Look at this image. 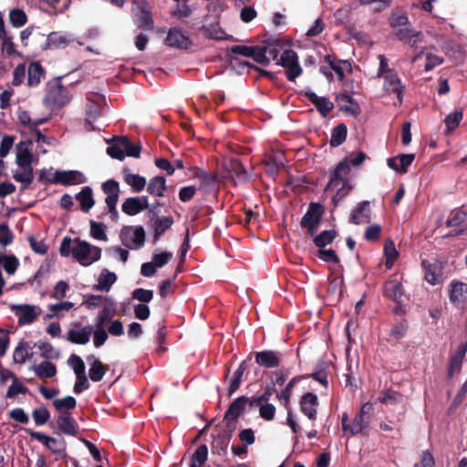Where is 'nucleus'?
<instances>
[{"instance_id": "1", "label": "nucleus", "mask_w": 467, "mask_h": 467, "mask_svg": "<svg viewBox=\"0 0 467 467\" xmlns=\"http://www.w3.org/2000/svg\"><path fill=\"white\" fill-rule=\"evenodd\" d=\"M350 166L347 161H341L330 175L327 190L336 191L332 200L337 204L353 188L349 180Z\"/></svg>"}, {"instance_id": "2", "label": "nucleus", "mask_w": 467, "mask_h": 467, "mask_svg": "<svg viewBox=\"0 0 467 467\" xmlns=\"http://www.w3.org/2000/svg\"><path fill=\"white\" fill-rule=\"evenodd\" d=\"M61 79L62 77H57L47 83L43 104L51 110L62 109L71 99V95L67 88L61 84Z\"/></svg>"}, {"instance_id": "3", "label": "nucleus", "mask_w": 467, "mask_h": 467, "mask_svg": "<svg viewBox=\"0 0 467 467\" xmlns=\"http://www.w3.org/2000/svg\"><path fill=\"white\" fill-rule=\"evenodd\" d=\"M145 231L140 225H128L121 228L119 239L121 244L131 250L140 249L145 243Z\"/></svg>"}, {"instance_id": "4", "label": "nucleus", "mask_w": 467, "mask_h": 467, "mask_svg": "<svg viewBox=\"0 0 467 467\" xmlns=\"http://www.w3.org/2000/svg\"><path fill=\"white\" fill-rule=\"evenodd\" d=\"M24 431L32 438L41 442L47 449L57 454L60 458L67 456V443L64 439L57 440L50 437L43 432L36 431L33 429H24Z\"/></svg>"}, {"instance_id": "5", "label": "nucleus", "mask_w": 467, "mask_h": 467, "mask_svg": "<svg viewBox=\"0 0 467 467\" xmlns=\"http://www.w3.org/2000/svg\"><path fill=\"white\" fill-rule=\"evenodd\" d=\"M285 43L280 38H268L264 42L263 46H258L264 61H258L259 64L267 66L271 61H275L280 58L281 54L286 49Z\"/></svg>"}, {"instance_id": "6", "label": "nucleus", "mask_w": 467, "mask_h": 467, "mask_svg": "<svg viewBox=\"0 0 467 467\" xmlns=\"http://www.w3.org/2000/svg\"><path fill=\"white\" fill-rule=\"evenodd\" d=\"M276 65L281 66L285 69L286 78L290 81H294L303 72L296 53L289 48H286L281 54Z\"/></svg>"}, {"instance_id": "7", "label": "nucleus", "mask_w": 467, "mask_h": 467, "mask_svg": "<svg viewBox=\"0 0 467 467\" xmlns=\"http://www.w3.org/2000/svg\"><path fill=\"white\" fill-rule=\"evenodd\" d=\"M86 180L85 174L76 170H56L51 179H47L50 184H60L63 186L81 184Z\"/></svg>"}, {"instance_id": "8", "label": "nucleus", "mask_w": 467, "mask_h": 467, "mask_svg": "<svg viewBox=\"0 0 467 467\" xmlns=\"http://www.w3.org/2000/svg\"><path fill=\"white\" fill-rule=\"evenodd\" d=\"M173 257L170 252H154L151 261L143 263L140 268V274L145 277L153 276L159 268L166 265Z\"/></svg>"}, {"instance_id": "9", "label": "nucleus", "mask_w": 467, "mask_h": 467, "mask_svg": "<svg viewBox=\"0 0 467 467\" xmlns=\"http://www.w3.org/2000/svg\"><path fill=\"white\" fill-rule=\"evenodd\" d=\"M12 312L18 317V325L25 326L32 324L39 316L40 309L35 305L29 304H10Z\"/></svg>"}, {"instance_id": "10", "label": "nucleus", "mask_w": 467, "mask_h": 467, "mask_svg": "<svg viewBox=\"0 0 467 467\" xmlns=\"http://www.w3.org/2000/svg\"><path fill=\"white\" fill-rule=\"evenodd\" d=\"M50 428L57 427L58 431L67 436H76L78 430V425L73 418L71 412L64 410L60 411L56 419V421L49 422Z\"/></svg>"}, {"instance_id": "11", "label": "nucleus", "mask_w": 467, "mask_h": 467, "mask_svg": "<svg viewBox=\"0 0 467 467\" xmlns=\"http://www.w3.org/2000/svg\"><path fill=\"white\" fill-rule=\"evenodd\" d=\"M106 108V99L101 94H89V131L90 130H100L101 126H95L92 121L98 120L103 116Z\"/></svg>"}, {"instance_id": "12", "label": "nucleus", "mask_w": 467, "mask_h": 467, "mask_svg": "<svg viewBox=\"0 0 467 467\" xmlns=\"http://www.w3.org/2000/svg\"><path fill=\"white\" fill-rule=\"evenodd\" d=\"M449 300L459 309L467 308V284L460 281H451L449 286Z\"/></svg>"}, {"instance_id": "13", "label": "nucleus", "mask_w": 467, "mask_h": 467, "mask_svg": "<svg viewBox=\"0 0 467 467\" xmlns=\"http://www.w3.org/2000/svg\"><path fill=\"white\" fill-rule=\"evenodd\" d=\"M322 213L321 205L311 203L301 220V226L306 228L310 234H314L319 224Z\"/></svg>"}, {"instance_id": "14", "label": "nucleus", "mask_w": 467, "mask_h": 467, "mask_svg": "<svg viewBox=\"0 0 467 467\" xmlns=\"http://www.w3.org/2000/svg\"><path fill=\"white\" fill-rule=\"evenodd\" d=\"M165 43L167 46L178 49H188L192 44L189 36L178 27H172L169 30Z\"/></svg>"}, {"instance_id": "15", "label": "nucleus", "mask_w": 467, "mask_h": 467, "mask_svg": "<svg viewBox=\"0 0 467 467\" xmlns=\"http://www.w3.org/2000/svg\"><path fill=\"white\" fill-rule=\"evenodd\" d=\"M149 208V200L146 196L127 198L121 205L124 213L133 216Z\"/></svg>"}, {"instance_id": "16", "label": "nucleus", "mask_w": 467, "mask_h": 467, "mask_svg": "<svg viewBox=\"0 0 467 467\" xmlns=\"http://www.w3.org/2000/svg\"><path fill=\"white\" fill-rule=\"evenodd\" d=\"M73 39L59 32H51L47 35L46 41L41 45L42 50L62 49L67 47Z\"/></svg>"}, {"instance_id": "17", "label": "nucleus", "mask_w": 467, "mask_h": 467, "mask_svg": "<svg viewBox=\"0 0 467 467\" xmlns=\"http://www.w3.org/2000/svg\"><path fill=\"white\" fill-rule=\"evenodd\" d=\"M33 144L32 140H21L16 144V164L18 167L32 165L33 154L29 147Z\"/></svg>"}, {"instance_id": "18", "label": "nucleus", "mask_w": 467, "mask_h": 467, "mask_svg": "<svg viewBox=\"0 0 467 467\" xmlns=\"http://www.w3.org/2000/svg\"><path fill=\"white\" fill-rule=\"evenodd\" d=\"M371 220V210L369 202L362 201L353 209L349 222L354 224L368 223Z\"/></svg>"}, {"instance_id": "19", "label": "nucleus", "mask_w": 467, "mask_h": 467, "mask_svg": "<svg viewBox=\"0 0 467 467\" xmlns=\"http://www.w3.org/2000/svg\"><path fill=\"white\" fill-rule=\"evenodd\" d=\"M112 144L108 147L107 153L114 159L122 161L129 146L130 140L126 136H115L111 139Z\"/></svg>"}, {"instance_id": "20", "label": "nucleus", "mask_w": 467, "mask_h": 467, "mask_svg": "<svg viewBox=\"0 0 467 467\" xmlns=\"http://www.w3.org/2000/svg\"><path fill=\"white\" fill-rule=\"evenodd\" d=\"M384 78V88L388 92L397 94L398 102L400 105L402 103V92L404 86L402 85L400 78L395 71L389 72L388 75L383 77Z\"/></svg>"}, {"instance_id": "21", "label": "nucleus", "mask_w": 467, "mask_h": 467, "mask_svg": "<svg viewBox=\"0 0 467 467\" xmlns=\"http://www.w3.org/2000/svg\"><path fill=\"white\" fill-rule=\"evenodd\" d=\"M192 176L199 180V188L203 192H208L214 190L217 179L215 174L209 173L200 168H194L192 171Z\"/></svg>"}, {"instance_id": "22", "label": "nucleus", "mask_w": 467, "mask_h": 467, "mask_svg": "<svg viewBox=\"0 0 467 467\" xmlns=\"http://www.w3.org/2000/svg\"><path fill=\"white\" fill-rule=\"evenodd\" d=\"M317 405V397L312 392L306 393L301 398L300 410L309 420L316 419Z\"/></svg>"}, {"instance_id": "23", "label": "nucleus", "mask_w": 467, "mask_h": 467, "mask_svg": "<svg viewBox=\"0 0 467 467\" xmlns=\"http://www.w3.org/2000/svg\"><path fill=\"white\" fill-rule=\"evenodd\" d=\"M225 169L235 183L245 182L248 180L247 171L237 159H231L225 162Z\"/></svg>"}, {"instance_id": "24", "label": "nucleus", "mask_w": 467, "mask_h": 467, "mask_svg": "<svg viewBox=\"0 0 467 467\" xmlns=\"http://www.w3.org/2000/svg\"><path fill=\"white\" fill-rule=\"evenodd\" d=\"M116 281V274L107 268H104L97 277V283L94 285L93 288L100 292H109Z\"/></svg>"}, {"instance_id": "25", "label": "nucleus", "mask_w": 467, "mask_h": 467, "mask_svg": "<svg viewBox=\"0 0 467 467\" xmlns=\"http://www.w3.org/2000/svg\"><path fill=\"white\" fill-rule=\"evenodd\" d=\"M255 361L258 365L267 368H276L280 364V358L273 350H264L255 354Z\"/></svg>"}, {"instance_id": "26", "label": "nucleus", "mask_w": 467, "mask_h": 467, "mask_svg": "<svg viewBox=\"0 0 467 467\" xmlns=\"http://www.w3.org/2000/svg\"><path fill=\"white\" fill-rule=\"evenodd\" d=\"M307 99L316 106L323 116H327L334 108L333 103L325 97H319L315 92L307 90L305 92Z\"/></svg>"}, {"instance_id": "27", "label": "nucleus", "mask_w": 467, "mask_h": 467, "mask_svg": "<svg viewBox=\"0 0 467 467\" xmlns=\"http://www.w3.org/2000/svg\"><path fill=\"white\" fill-rule=\"evenodd\" d=\"M123 179L124 182L129 186H130L135 192H140L147 185L145 177L140 174H134L129 169L123 170Z\"/></svg>"}, {"instance_id": "28", "label": "nucleus", "mask_w": 467, "mask_h": 467, "mask_svg": "<svg viewBox=\"0 0 467 467\" xmlns=\"http://www.w3.org/2000/svg\"><path fill=\"white\" fill-rule=\"evenodd\" d=\"M45 75V69L39 61L31 62L27 70V85L36 87Z\"/></svg>"}, {"instance_id": "29", "label": "nucleus", "mask_w": 467, "mask_h": 467, "mask_svg": "<svg viewBox=\"0 0 467 467\" xmlns=\"http://www.w3.org/2000/svg\"><path fill=\"white\" fill-rule=\"evenodd\" d=\"M233 54L241 55L246 57H252L255 62L264 61V57L261 54L259 47H247L237 45L231 48Z\"/></svg>"}, {"instance_id": "30", "label": "nucleus", "mask_w": 467, "mask_h": 467, "mask_svg": "<svg viewBox=\"0 0 467 467\" xmlns=\"http://www.w3.org/2000/svg\"><path fill=\"white\" fill-rule=\"evenodd\" d=\"M250 403V400L245 396L235 399L225 413V419L234 420L244 410L246 403Z\"/></svg>"}, {"instance_id": "31", "label": "nucleus", "mask_w": 467, "mask_h": 467, "mask_svg": "<svg viewBox=\"0 0 467 467\" xmlns=\"http://www.w3.org/2000/svg\"><path fill=\"white\" fill-rule=\"evenodd\" d=\"M89 380L99 381L102 379L109 367L94 357H89Z\"/></svg>"}, {"instance_id": "32", "label": "nucleus", "mask_w": 467, "mask_h": 467, "mask_svg": "<svg viewBox=\"0 0 467 467\" xmlns=\"http://www.w3.org/2000/svg\"><path fill=\"white\" fill-rule=\"evenodd\" d=\"M385 295L393 299L395 302L400 303L403 296V288L400 284L396 279H391L385 284L384 286Z\"/></svg>"}, {"instance_id": "33", "label": "nucleus", "mask_w": 467, "mask_h": 467, "mask_svg": "<svg viewBox=\"0 0 467 467\" xmlns=\"http://www.w3.org/2000/svg\"><path fill=\"white\" fill-rule=\"evenodd\" d=\"M102 190L104 193L107 195L105 199L106 203L118 202L119 193V182L114 180H109L102 184Z\"/></svg>"}, {"instance_id": "34", "label": "nucleus", "mask_w": 467, "mask_h": 467, "mask_svg": "<svg viewBox=\"0 0 467 467\" xmlns=\"http://www.w3.org/2000/svg\"><path fill=\"white\" fill-rule=\"evenodd\" d=\"M29 344L25 340L19 341V343L15 348V351L13 354V359L15 363L24 364L27 359L31 358L33 356V352H29Z\"/></svg>"}, {"instance_id": "35", "label": "nucleus", "mask_w": 467, "mask_h": 467, "mask_svg": "<svg viewBox=\"0 0 467 467\" xmlns=\"http://www.w3.org/2000/svg\"><path fill=\"white\" fill-rule=\"evenodd\" d=\"M166 180L162 176H155L151 178L149 182L147 192L155 196H164L166 192Z\"/></svg>"}, {"instance_id": "36", "label": "nucleus", "mask_w": 467, "mask_h": 467, "mask_svg": "<svg viewBox=\"0 0 467 467\" xmlns=\"http://www.w3.org/2000/svg\"><path fill=\"white\" fill-rule=\"evenodd\" d=\"M89 455L95 462L94 464H90L91 467H109V462L106 456V452L103 450L98 448L95 444L89 442Z\"/></svg>"}, {"instance_id": "37", "label": "nucleus", "mask_w": 467, "mask_h": 467, "mask_svg": "<svg viewBox=\"0 0 467 467\" xmlns=\"http://www.w3.org/2000/svg\"><path fill=\"white\" fill-rule=\"evenodd\" d=\"M325 59L330 67L336 72L339 80H342L345 78L346 72H349L351 70V65L348 60L336 61L330 56H327Z\"/></svg>"}, {"instance_id": "38", "label": "nucleus", "mask_w": 467, "mask_h": 467, "mask_svg": "<svg viewBox=\"0 0 467 467\" xmlns=\"http://www.w3.org/2000/svg\"><path fill=\"white\" fill-rule=\"evenodd\" d=\"M173 223L171 216H161L152 220V228L154 232V239L157 240L166 230Z\"/></svg>"}, {"instance_id": "39", "label": "nucleus", "mask_w": 467, "mask_h": 467, "mask_svg": "<svg viewBox=\"0 0 467 467\" xmlns=\"http://www.w3.org/2000/svg\"><path fill=\"white\" fill-rule=\"evenodd\" d=\"M31 369H33L39 378L49 379L57 374L56 365L48 360H45L36 366H32Z\"/></svg>"}, {"instance_id": "40", "label": "nucleus", "mask_w": 467, "mask_h": 467, "mask_svg": "<svg viewBox=\"0 0 467 467\" xmlns=\"http://www.w3.org/2000/svg\"><path fill=\"white\" fill-rule=\"evenodd\" d=\"M0 39L2 40L1 51L3 54L6 55L7 57H22V53L17 51L15 47L13 36L5 32L4 36L0 35Z\"/></svg>"}, {"instance_id": "41", "label": "nucleus", "mask_w": 467, "mask_h": 467, "mask_svg": "<svg viewBox=\"0 0 467 467\" xmlns=\"http://www.w3.org/2000/svg\"><path fill=\"white\" fill-rule=\"evenodd\" d=\"M72 257L81 265L88 266V241H80L72 249Z\"/></svg>"}, {"instance_id": "42", "label": "nucleus", "mask_w": 467, "mask_h": 467, "mask_svg": "<svg viewBox=\"0 0 467 467\" xmlns=\"http://www.w3.org/2000/svg\"><path fill=\"white\" fill-rule=\"evenodd\" d=\"M420 32L410 28H400L397 32L398 38L406 41L411 47H416L417 43L420 41Z\"/></svg>"}, {"instance_id": "43", "label": "nucleus", "mask_w": 467, "mask_h": 467, "mask_svg": "<svg viewBox=\"0 0 467 467\" xmlns=\"http://www.w3.org/2000/svg\"><path fill=\"white\" fill-rule=\"evenodd\" d=\"M67 340L74 344H87L88 343V327L81 329H69L66 336Z\"/></svg>"}, {"instance_id": "44", "label": "nucleus", "mask_w": 467, "mask_h": 467, "mask_svg": "<svg viewBox=\"0 0 467 467\" xmlns=\"http://www.w3.org/2000/svg\"><path fill=\"white\" fill-rule=\"evenodd\" d=\"M24 171L21 172L16 170L13 173V178L16 182L23 184L30 185L34 180V170L32 165L21 167Z\"/></svg>"}, {"instance_id": "45", "label": "nucleus", "mask_w": 467, "mask_h": 467, "mask_svg": "<svg viewBox=\"0 0 467 467\" xmlns=\"http://www.w3.org/2000/svg\"><path fill=\"white\" fill-rule=\"evenodd\" d=\"M9 22L16 28L22 27L27 22V16L23 9L13 8L9 12Z\"/></svg>"}, {"instance_id": "46", "label": "nucleus", "mask_w": 467, "mask_h": 467, "mask_svg": "<svg viewBox=\"0 0 467 467\" xmlns=\"http://www.w3.org/2000/svg\"><path fill=\"white\" fill-rule=\"evenodd\" d=\"M246 369V364L245 361H243L237 369L234 371V376L230 381V385L228 388V393L229 395H233L240 387L242 382V378L244 376V373Z\"/></svg>"}, {"instance_id": "47", "label": "nucleus", "mask_w": 467, "mask_h": 467, "mask_svg": "<svg viewBox=\"0 0 467 467\" xmlns=\"http://www.w3.org/2000/svg\"><path fill=\"white\" fill-rule=\"evenodd\" d=\"M369 423H370L369 419H368L358 413V415H356L352 423L350 424L348 432L351 435H356V434L361 433L365 429H367L368 427Z\"/></svg>"}, {"instance_id": "48", "label": "nucleus", "mask_w": 467, "mask_h": 467, "mask_svg": "<svg viewBox=\"0 0 467 467\" xmlns=\"http://www.w3.org/2000/svg\"><path fill=\"white\" fill-rule=\"evenodd\" d=\"M89 234L96 240L108 241V235L106 234L107 226L102 223L95 221H89Z\"/></svg>"}, {"instance_id": "49", "label": "nucleus", "mask_w": 467, "mask_h": 467, "mask_svg": "<svg viewBox=\"0 0 467 467\" xmlns=\"http://www.w3.org/2000/svg\"><path fill=\"white\" fill-rule=\"evenodd\" d=\"M67 365L74 370L76 377L87 376L84 360L77 354H71L67 359Z\"/></svg>"}, {"instance_id": "50", "label": "nucleus", "mask_w": 467, "mask_h": 467, "mask_svg": "<svg viewBox=\"0 0 467 467\" xmlns=\"http://www.w3.org/2000/svg\"><path fill=\"white\" fill-rule=\"evenodd\" d=\"M347 138V127L344 124H339L335 127L332 130L330 145L332 147H337L341 145Z\"/></svg>"}, {"instance_id": "51", "label": "nucleus", "mask_w": 467, "mask_h": 467, "mask_svg": "<svg viewBox=\"0 0 467 467\" xmlns=\"http://www.w3.org/2000/svg\"><path fill=\"white\" fill-rule=\"evenodd\" d=\"M53 406L57 410L64 411L68 410H73L77 406V400L73 396H66L62 399H56L53 400Z\"/></svg>"}, {"instance_id": "52", "label": "nucleus", "mask_w": 467, "mask_h": 467, "mask_svg": "<svg viewBox=\"0 0 467 467\" xmlns=\"http://www.w3.org/2000/svg\"><path fill=\"white\" fill-rule=\"evenodd\" d=\"M208 456V448L206 445H200L191 459V467H202Z\"/></svg>"}, {"instance_id": "53", "label": "nucleus", "mask_w": 467, "mask_h": 467, "mask_svg": "<svg viewBox=\"0 0 467 467\" xmlns=\"http://www.w3.org/2000/svg\"><path fill=\"white\" fill-rule=\"evenodd\" d=\"M384 254L386 256V267L390 269L397 259L399 253L395 247L393 241L388 240L384 245Z\"/></svg>"}, {"instance_id": "54", "label": "nucleus", "mask_w": 467, "mask_h": 467, "mask_svg": "<svg viewBox=\"0 0 467 467\" xmlns=\"http://www.w3.org/2000/svg\"><path fill=\"white\" fill-rule=\"evenodd\" d=\"M300 380L299 377L293 378L280 392H276V398L284 404L287 405L290 400L293 388Z\"/></svg>"}, {"instance_id": "55", "label": "nucleus", "mask_w": 467, "mask_h": 467, "mask_svg": "<svg viewBox=\"0 0 467 467\" xmlns=\"http://www.w3.org/2000/svg\"><path fill=\"white\" fill-rule=\"evenodd\" d=\"M337 233L334 230H326L321 232L315 239V244L319 247L323 248L326 247L327 244H331L333 240L336 238Z\"/></svg>"}, {"instance_id": "56", "label": "nucleus", "mask_w": 467, "mask_h": 467, "mask_svg": "<svg viewBox=\"0 0 467 467\" xmlns=\"http://www.w3.org/2000/svg\"><path fill=\"white\" fill-rule=\"evenodd\" d=\"M462 117L463 115L462 110H455L448 114L444 119L447 131L450 132L455 130L462 121Z\"/></svg>"}, {"instance_id": "57", "label": "nucleus", "mask_w": 467, "mask_h": 467, "mask_svg": "<svg viewBox=\"0 0 467 467\" xmlns=\"http://www.w3.org/2000/svg\"><path fill=\"white\" fill-rule=\"evenodd\" d=\"M32 416L36 425L42 426L48 421L50 418V412L47 407L40 406L33 410Z\"/></svg>"}, {"instance_id": "58", "label": "nucleus", "mask_w": 467, "mask_h": 467, "mask_svg": "<svg viewBox=\"0 0 467 467\" xmlns=\"http://www.w3.org/2000/svg\"><path fill=\"white\" fill-rule=\"evenodd\" d=\"M276 389L273 385H267L262 395L252 398L250 400V407H258L262 402H268L274 393L276 394Z\"/></svg>"}, {"instance_id": "59", "label": "nucleus", "mask_w": 467, "mask_h": 467, "mask_svg": "<svg viewBox=\"0 0 467 467\" xmlns=\"http://www.w3.org/2000/svg\"><path fill=\"white\" fill-rule=\"evenodd\" d=\"M19 265V259L15 254H8L3 261V264H1V267H3V269L8 275H14L16 272Z\"/></svg>"}, {"instance_id": "60", "label": "nucleus", "mask_w": 467, "mask_h": 467, "mask_svg": "<svg viewBox=\"0 0 467 467\" xmlns=\"http://www.w3.org/2000/svg\"><path fill=\"white\" fill-rule=\"evenodd\" d=\"M14 240V234L10 230L7 223H0V244L4 247L11 244Z\"/></svg>"}, {"instance_id": "61", "label": "nucleus", "mask_w": 467, "mask_h": 467, "mask_svg": "<svg viewBox=\"0 0 467 467\" xmlns=\"http://www.w3.org/2000/svg\"><path fill=\"white\" fill-rule=\"evenodd\" d=\"M16 137L14 135H4L0 143V158L7 156L14 146Z\"/></svg>"}, {"instance_id": "62", "label": "nucleus", "mask_w": 467, "mask_h": 467, "mask_svg": "<svg viewBox=\"0 0 467 467\" xmlns=\"http://www.w3.org/2000/svg\"><path fill=\"white\" fill-rule=\"evenodd\" d=\"M229 441L230 437L228 435H218L213 442V451L221 454L226 450Z\"/></svg>"}, {"instance_id": "63", "label": "nucleus", "mask_w": 467, "mask_h": 467, "mask_svg": "<svg viewBox=\"0 0 467 467\" xmlns=\"http://www.w3.org/2000/svg\"><path fill=\"white\" fill-rule=\"evenodd\" d=\"M317 257L327 264H338L339 259L336 252L332 249L320 248L317 252Z\"/></svg>"}, {"instance_id": "64", "label": "nucleus", "mask_w": 467, "mask_h": 467, "mask_svg": "<svg viewBox=\"0 0 467 467\" xmlns=\"http://www.w3.org/2000/svg\"><path fill=\"white\" fill-rule=\"evenodd\" d=\"M259 415L265 420H272L275 418V407L268 402H262L258 407Z\"/></svg>"}]
</instances>
